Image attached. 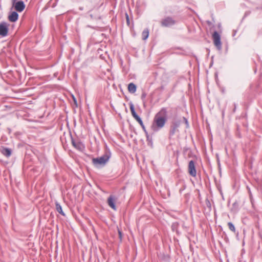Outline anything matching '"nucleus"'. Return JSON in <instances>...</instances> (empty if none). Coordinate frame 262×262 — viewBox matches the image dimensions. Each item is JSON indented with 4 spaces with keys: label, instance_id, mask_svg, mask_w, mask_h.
<instances>
[{
    "label": "nucleus",
    "instance_id": "f257e3e1",
    "mask_svg": "<svg viewBox=\"0 0 262 262\" xmlns=\"http://www.w3.org/2000/svg\"><path fill=\"white\" fill-rule=\"evenodd\" d=\"M167 121V110L162 108L155 116L151 125L152 129L154 132H158L165 124Z\"/></svg>",
    "mask_w": 262,
    "mask_h": 262
},
{
    "label": "nucleus",
    "instance_id": "f03ea898",
    "mask_svg": "<svg viewBox=\"0 0 262 262\" xmlns=\"http://www.w3.org/2000/svg\"><path fill=\"white\" fill-rule=\"evenodd\" d=\"M111 157L110 152L105 153L102 156L92 159V163L96 167L104 166Z\"/></svg>",
    "mask_w": 262,
    "mask_h": 262
},
{
    "label": "nucleus",
    "instance_id": "7ed1b4c3",
    "mask_svg": "<svg viewBox=\"0 0 262 262\" xmlns=\"http://www.w3.org/2000/svg\"><path fill=\"white\" fill-rule=\"evenodd\" d=\"M176 21L171 17L167 16L162 19L161 25L162 27H170L175 25Z\"/></svg>",
    "mask_w": 262,
    "mask_h": 262
},
{
    "label": "nucleus",
    "instance_id": "20e7f679",
    "mask_svg": "<svg viewBox=\"0 0 262 262\" xmlns=\"http://www.w3.org/2000/svg\"><path fill=\"white\" fill-rule=\"evenodd\" d=\"M212 38L214 45L219 50L222 49V43L221 41V36L217 31H215L213 35Z\"/></svg>",
    "mask_w": 262,
    "mask_h": 262
},
{
    "label": "nucleus",
    "instance_id": "39448f33",
    "mask_svg": "<svg viewBox=\"0 0 262 262\" xmlns=\"http://www.w3.org/2000/svg\"><path fill=\"white\" fill-rule=\"evenodd\" d=\"M8 32V24L6 22H2L0 24V35L6 36Z\"/></svg>",
    "mask_w": 262,
    "mask_h": 262
},
{
    "label": "nucleus",
    "instance_id": "423d86ee",
    "mask_svg": "<svg viewBox=\"0 0 262 262\" xmlns=\"http://www.w3.org/2000/svg\"><path fill=\"white\" fill-rule=\"evenodd\" d=\"M181 124L180 120H177L174 122H173L172 125L170 127L169 135L172 136L174 135V134L178 132V127L180 126Z\"/></svg>",
    "mask_w": 262,
    "mask_h": 262
},
{
    "label": "nucleus",
    "instance_id": "0eeeda50",
    "mask_svg": "<svg viewBox=\"0 0 262 262\" xmlns=\"http://www.w3.org/2000/svg\"><path fill=\"white\" fill-rule=\"evenodd\" d=\"M72 144L75 148L79 151H82L85 148L84 144L79 140H75L72 139Z\"/></svg>",
    "mask_w": 262,
    "mask_h": 262
},
{
    "label": "nucleus",
    "instance_id": "6e6552de",
    "mask_svg": "<svg viewBox=\"0 0 262 262\" xmlns=\"http://www.w3.org/2000/svg\"><path fill=\"white\" fill-rule=\"evenodd\" d=\"M188 172L190 176L192 177H195L196 175V171L194 165V162L193 160H191L188 164Z\"/></svg>",
    "mask_w": 262,
    "mask_h": 262
},
{
    "label": "nucleus",
    "instance_id": "1a4fd4ad",
    "mask_svg": "<svg viewBox=\"0 0 262 262\" xmlns=\"http://www.w3.org/2000/svg\"><path fill=\"white\" fill-rule=\"evenodd\" d=\"M13 6H14L15 9L19 12H22L25 8V5L22 1L16 2Z\"/></svg>",
    "mask_w": 262,
    "mask_h": 262
},
{
    "label": "nucleus",
    "instance_id": "9d476101",
    "mask_svg": "<svg viewBox=\"0 0 262 262\" xmlns=\"http://www.w3.org/2000/svg\"><path fill=\"white\" fill-rule=\"evenodd\" d=\"M116 198L113 195H110L107 199V203L108 206L111 207L114 210H116V207L115 205Z\"/></svg>",
    "mask_w": 262,
    "mask_h": 262
},
{
    "label": "nucleus",
    "instance_id": "9b49d317",
    "mask_svg": "<svg viewBox=\"0 0 262 262\" xmlns=\"http://www.w3.org/2000/svg\"><path fill=\"white\" fill-rule=\"evenodd\" d=\"M18 18V14L15 12H12L8 16V19L11 22H15Z\"/></svg>",
    "mask_w": 262,
    "mask_h": 262
},
{
    "label": "nucleus",
    "instance_id": "f8f14e48",
    "mask_svg": "<svg viewBox=\"0 0 262 262\" xmlns=\"http://www.w3.org/2000/svg\"><path fill=\"white\" fill-rule=\"evenodd\" d=\"M129 105L132 116L136 120H138L140 117L136 113L133 103L132 102H130Z\"/></svg>",
    "mask_w": 262,
    "mask_h": 262
},
{
    "label": "nucleus",
    "instance_id": "ddd939ff",
    "mask_svg": "<svg viewBox=\"0 0 262 262\" xmlns=\"http://www.w3.org/2000/svg\"><path fill=\"white\" fill-rule=\"evenodd\" d=\"M137 90L136 85L133 83H130L128 85V90L130 93H134Z\"/></svg>",
    "mask_w": 262,
    "mask_h": 262
},
{
    "label": "nucleus",
    "instance_id": "4468645a",
    "mask_svg": "<svg viewBox=\"0 0 262 262\" xmlns=\"http://www.w3.org/2000/svg\"><path fill=\"white\" fill-rule=\"evenodd\" d=\"M2 153L6 157H9L11 155L12 151L10 149L5 148L2 150Z\"/></svg>",
    "mask_w": 262,
    "mask_h": 262
},
{
    "label": "nucleus",
    "instance_id": "2eb2a0df",
    "mask_svg": "<svg viewBox=\"0 0 262 262\" xmlns=\"http://www.w3.org/2000/svg\"><path fill=\"white\" fill-rule=\"evenodd\" d=\"M55 205H56V210L57 211V212H59L62 215L65 216V214L63 212V211H62L61 206L60 205V204L58 202H56Z\"/></svg>",
    "mask_w": 262,
    "mask_h": 262
},
{
    "label": "nucleus",
    "instance_id": "dca6fc26",
    "mask_svg": "<svg viewBox=\"0 0 262 262\" xmlns=\"http://www.w3.org/2000/svg\"><path fill=\"white\" fill-rule=\"evenodd\" d=\"M149 36V30L146 28L145 29L142 33V38L143 40L147 39Z\"/></svg>",
    "mask_w": 262,
    "mask_h": 262
},
{
    "label": "nucleus",
    "instance_id": "f3484780",
    "mask_svg": "<svg viewBox=\"0 0 262 262\" xmlns=\"http://www.w3.org/2000/svg\"><path fill=\"white\" fill-rule=\"evenodd\" d=\"M139 124L141 126L143 130H144V132H145V133L147 135V132L145 129V127L144 126V125L143 124V121L141 119V118H140L139 119H138V120H136Z\"/></svg>",
    "mask_w": 262,
    "mask_h": 262
},
{
    "label": "nucleus",
    "instance_id": "a211bd4d",
    "mask_svg": "<svg viewBox=\"0 0 262 262\" xmlns=\"http://www.w3.org/2000/svg\"><path fill=\"white\" fill-rule=\"evenodd\" d=\"M179 226V223L178 222L173 223L171 225V229L173 231H176L178 233L179 232L178 231V228Z\"/></svg>",
    "mask_w": 262,
    "mask_h": 262
},
{
    "label": "nucleus",
    "instance_id": "6ab92c4d",
    "mask_svg": "<svg viewBox=\"0 0 262 262\" xmlns=\"http://www.w3.org/2000/svg\"><path fill=\"white\" fill-rule=\"evenodd\" d=\"M228 226L229 227V229L232 231L233 232H235V228L234 226V225L231 222H229L228 223Z\"/></svg>",
    "mask_w": 262,
    "mask_h": 262
},
{
    "label": "nucleus",
    "instance_id": "aec40b11",
    "mask_svg": "<svg viewBox=\"0 0 262 262\" xmlns=\"http://www.w3.org/2000/svg\"><path fill=\"white\" fill-rule=\"evenodd\" d=\"M183 120L185 122V124L186 125V127L188 128L189 125V123H188V121L187 119L185 117H183Z\"/></svg>",
    "mask_w": 262,
    "mask_h": 262
},
{
    "label": "nucleus",
    "instance_id": "412c9836",
    "mask_svg": "<svg viewBox=\"0 0 262 262\" xmlns=\"http://www.w3.org/2000/svg\"><path fill=\"white\" fill-rule=\"evenodd\" d=\"M125 16H126V23L127 24L128 26L129 25V16H128V15L127 14V13H125Z\"/></svg>",
    "mask_w": 262,
    "mask_h": 262
},
{
    "label": "nucleus",
    "instance_id": "4be33fe9",
    "mask_svg": "<svg viewBox=\"0 0 262 262\" xmlns=\"http://www.w3.org/2000/svg\"><path fill=\"white\" fill-rule=\"evenodd\" d=\"M145 96H146V94H144V93L142 94V96H141L142 99H144L145 97Z\"/></svg>",
    "mask_w": 262,
    "mask_h": 262
},
{
    "label": "nucleus",
    "instance_id": "5701e85b",
    "mask_svg": "<svg viewBox=\"0 0 262 262\" xmlns=\"http://www.w3.org/2000/svg\"><path fill=\"white\" fill-rule=\"evenodd\" d=\"M118 232H119V234L120 238V239H121V238H122V234H121V231H119V230L118 231Z\"/></svg>",
    "mask_w": 262,
    "mask_h": 262
},
{
    "label": "nucleus",
    "instance_id": "b1692460",
    "mask_svg": "<svg viewBox=\"0 0 262 262\" xmlns=\"http://www.w3.org/2000/svg\"><path fill=\"white\" fill-rule=\"evenodd\" d=\"M17 0H12L13 5H14L16 3Z\"/></svg>",
    "mask_w": 262,
    "mask_h": 262
},
{
    "label": "nucleus",
    "instance_id": "393cba45",
    "mask_svg": "<svg viewBox=\"0 0 262 262\" xmlns=\"http://www.w3.org/2000/svg\"><path fill=\"white\" fill-rule=\"evenodd\" d=\"M235 109H236V105H235V104H234V110H233L234 112H235Z\"/></svg>",
    "mask_w": 262,
    "mask_h": 262
}]
</instances>
